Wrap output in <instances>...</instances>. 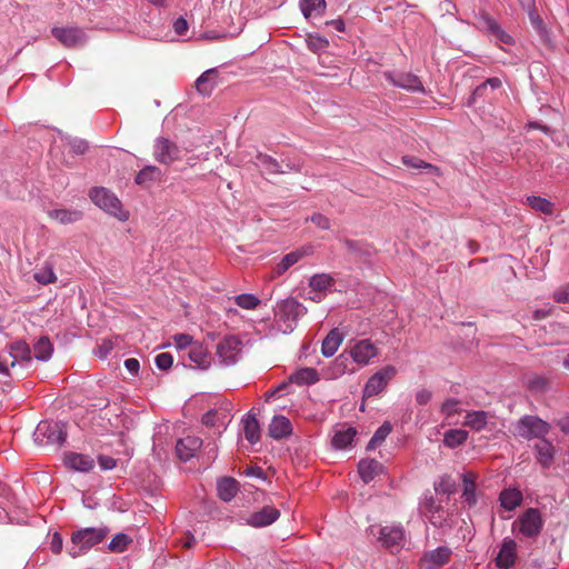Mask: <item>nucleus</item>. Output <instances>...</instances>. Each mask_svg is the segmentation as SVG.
I'll return each mask as SVG.
<instances>
[{
  "mask_svg": "<svg viewBox=\"0 0 569 569\" xmlns=\"http://www.w3.org/2000/svg\"><path fill=\"white\" fill-rule=\"evenodd\" d=\"M109 535L108 527H84L71 533V545L68 548L71 557L87 552L91 547L99 545Z\"/></svg>",
  "mask_w": 569,
  "mask_h": 569,
  "instance_id": "nucleus-1",
  "label": "nucleus"
},
{
  "mask_svg": "<svg viewBox=\"0 0 569 569\" xmlns=\"http://www.w3.org/2000/svg\"><path fill=\"white\" fill-rule=\"evenodd\" d=\"M90 199L96 203V206H99L102 210L107 211V213L112 214L120 221H127L130 217L129 211L122 209L119 198L108 189H104V187H94L90 191Z\"/></svg>",
  "mask_w": 569,
  "mask_h": 569,
  "instance_id": "nucleus-2",
  "label": "nucleus"
},
{
  "mask_svg": "<svg viewBox=\"0 0 569 569\" xmlns=\"http://www.w3.org/2000/svg\"><path fill=\"white\" fill-rule=\"evenodd\" d=\"M550 430V423L532 415L522 416L515 426V433L525 439L543 438Z\"/></svg>",
  "mask_w": 569,
  "mask_h": 569,
  "instance_id": "nucleus-3",
  "label": "nucleus"
},
{
  "mask_svg": "<svg viewBox=\"0 0 569 569\" xmlns=\"http://www.w3.org/2000/svg\"><path fill=\"white\" fill-rule=\"evenodd\" d=\"M153 157L159 163L171 164L180 160L181 148L169 138L158 137L153 142Z\"/></svg>",
  "mask_w": 569,
  "mask_h": 569,
  "instance_id": "nucleus-4",
  "label": "nucleus"
},
{
  "mask_svg": "<svg viewBox=\"0 0 569 569\" xmlns=\"http://www.w3.org/2000/svg\"><path fill=\"white\" fill-rule=\"evenodd\" d=\"M397 375V369L395 366H385L382 369L377 370L376 373H373L368 382L365 385L363 388V396L367 397H373V395H378L382 392L383 389H386L389 381H391L392 378H395Z\"/></svg>",
  "mask_w": 569,
  "mask_h": 569,
  "instance_id": "nucleus-5",
  "label": "nucleus"
},
{
  "mask_svg": "<svg viewBox=\"0 0 569 569\" xmlns=\"http://www.w3.org/2000/svg\"><path fill=\"white\" fill-rule=\"evenodd\" d=\"M515 523L519 525V531L525 537L535 538L543 528V518L540 510L528 509L520 515Z\"/></svg>",
  "mask_w": 569,
  "mask_h": 569,
  "instance_id": "nucleus-6",
  "label": "nucleus"
},
{
  "mask_svg": "<svg viewBox=\"0 0 569 569\" xmlns=\"http://www.w3.org/2000/svg\"><path fill=\"white\" fill-rule=\"evenodd\" d=\"M242 350V342L238 336H226L217 347V353L226 366L234 363Z\"/></svg>",
  "mask_w": 569,
  "mask_h": 569,
  "instance_id": "nucleus-7",
  "label": "nucleus"
},
{
  "mask_svg": "<svg viewBox=\"0 0 569 569\" xmlns=\"http://www.w3.org/2000/svg\"><path fill=\"white\" fill-rule=\"evenodd\" d=\"M34 435L37 440L43 442L46 439L48 443H62L67 438L62 423L47 422V420H42L38 423Z\"/></svg>",
  "mask_w": 569,
  "mask_h": 569,
  "instance_id": "nucleus-8",
  "label": "nucleus"
},
{
  "mask_svg": "<svg viewBox=\"0 0 569 569\" xmlns=\"http://www.w3.org/2000/svg\"><path fill=\"white\" fill-rule=\"evenodd\" d=\"M53 37L66 47L81 46L87 41V34L79 27H53Z\"/></svg>",
  "mask_w": 569,
  "mask_h": 569,
  "instance_id": "nucleus-9",
  "label": "nucleus"
},
{
  "mask_svg": "<svg viewBox=\"0 0 569 569\" xmlns=\"http://www.w3.org/2000/svg\"><path fill=\"white\" fill-rule=\"evenodd\" d=\"M451 558V549L448 546H439V548L422 555L419 560L421 569H440L448 563Z\"/></svg>",
  "mask_w": 569,
  "mask_h": 569,
  "instance_id": "nucleus-10",
  "label": "nucleus"
},
{
  "mask_svg": "<svg viewBox=\"0 0 569 569\" xmlns=\"http://www.w3.org/2000/svg\"><path fill=\"white\" fill-rule=\"evenodd\" d=\"M306 313V308L302 307L295 298H286L278 307V316L280 320L286 322L287 329H292V323L297 321L300 315Z\"/></svg>",
  "mask_w": 569,
  "mask_h": 569,
  "instance_id": "nucleus-11",
  "label": "nucleus"
},
{
  "mask_svg": "<svg viewBox=\"0 0 569 569\" xmlns=\"http://www.w3.org/2000/svg\"><path fill=\"white\" fill-rule=\"evenodd\" d=\"M350 356L359 366H367L372 358L378 356L376 343L370 339L358 340L350 349Z\"/></svg>",
  "mask_w": 569,
  "mask_h": 569,
  "instance_id": "nucleus-12",
  "label": "nucleus"
},
{
  "mask_svg": "<svg viewBox=\"0 0 569 569\" xmlns=\"http://www.w3.org/2000/svg\"><path fill=\"white\" fill-rule=\"evenodd\" d=\"M379 540L391 552H396L405 541V530L400 526H383L379 530Z\"/></svg>",
  "mask_w": 569,
  "mask_h": 569,
  "instance_id": "nucleus-13",
  "label": "nucleus"
},
{
  "mask_svg": "<svg viewBox=\"0 0 569 569\" xmlns=\"http://www.w3.org/2000/svg\"><path fill=\"white\" fill-rule=\"evenodd\" d=\"M385 77L390 83L399 86V88L413 92H425L420 78L411 74V72H398L397 74L395 72H385Z\"/></svg>",
  "mask_w": 569,
  "mask_h": 569,
  "instance_id": "nucleus-14",
  "label": "nucleus"
},
{
  "mask_svg": "<svg viewBox=\"0 0 569 569\" xmlns=\"http://www.w3.org/2000/svg\"><path fill=\"white\" fill-rule=\"evenodd\" d=\"M478 24L481 30L488 31L491 34H493V37L498 39V41L505 43L513 42V38L510 37V34L507 33V31L503 30L502 27H500V24L496 21V19L492 18V16H490L489 13H487V11L480 12V16L478 18Z\"/></svg>",
  "mask_w": 569,
  "mask_h": 569,
  "instance_id": "nucleus-15",
  "label": "nucleus"
},
{
  "mask_svg": "<svg viewBox=\"0 0 569 569\" xmlns=\"http://www.w3.org/2000/svg\"><path fill=\"white\" fill-rule=\"evenodd\" d=\"M280 515V510L276 509V507L266 506L261 510L251 513L248 517L247 522L253 527L270 526V523L279 519Z\"/></svg>",
  "mask_w": 569,
  "mask_h": 569,
  "instance_id": "nucleus-16",
  "label": "nucleus"
},
{
  "mask_svg": "<svg viewBox=\"0 0 569 569\" xmlns=\"http://www.w3.org/2000/svg\"><path fill=\"white\" fill-rule=\"evenodd\" d=\"M335 283L331 274L328 273H318L313 274L312 278L309 279V287L311 289L312 296L310 299L312 301H321L325 291L328 288L332 287Z\"/></svg>",
  "mask_w": 569,
  "mask_h": 569,
  "instance_id": "nucleus-17",
  "label": "nucleus"
},
{
  "mask_svg": "<svg viewBox=\"0 0 569 569\" xmlns=\"http://www.w3.org/2000/svg\"><path fill=\"white\" fill-rule=\"evenodd\" d=\"M202 443V439L198 437H186L178 439L176 443L177 455L182 461H188V459L194 457L197 450H199Z\"/></svg>",
  "mask_w": 569,
  "mask_h": 569,
  "instance_id": "nucleus-18",
  "label": "nucleus"
},
{
  "mask_svg": "<svg viewBox=\"0 0 569 569\" xmlns=\"http://www.w3.org/2000/svg\"><path fill=\"white\" fill-rule=\"evenodd\" d=\"M219 72L216 68L207 69L196 81V90L202 96H210L218 83Z\"/></svg>",
  "mask_w": 569,
  "mask_h": 569,
  "instance_id": "nucleus-19",
  "label": "nucleus"
},
{
  "mask_svg": "<svg viewBox=\"0 0 569 569\" xmlns=\"http://www.w3.org/2000/svg\"><path fill=\"white\" fill-rule=\"evenodd\" d=\"M537 452V461L539 465L548 469L551 466L556 449L551 441H548L546 437L539 438V441L535 446Z\"/></svg>",
  "mask_w": 569,
  "mask_h": 569,
  "instance_id": "nucleus-20",
  "label": "nucleus"
},
{
  "mask_svg": "<svg viewBox=\"0 0 569 569\" xmlns=\"http://www.w3.org/2000/svg\"><path fill=\"white\" fill-rule=\"evenodd\" d=\"M517 543L515 540H505L497 555L496 565L499 568H510L516 561Z\"/></svg>",
  "mask_w": 569,
  "mask_h": 569,
  "instance_id": "nucleus-21",
  "label": "nucleus"
},
{
  "mask_svg": "<svg viewBox=\"0 0 569 569\" xmlns=\"http://www.w3.org/2000/svg\"><path fill=\"white\" fill-rule=\"evenodd\" d=\"M64 462L70 469L80 472H89L94 467L93 458L84 453L69 452L64 456Z\"/></svg>",
  "mask_w": 569,
  "mask_h": 569,
  "instance_id": "nucleus-22",
  "label": "nucleus"
},
{
  "mask_svg": "<svg viewBox=\"0 0 569 569\" xmlns=\"http://www.w3.org/2000/svg\"><path fill=\"white\" fill-rule=\"evenodd\" d=\"M523 386L531 393H543L547 392L551 387L550 378L546 376H539V373H528L522 379Z\"/></svg>",
  "mask_w": 569,
  "mask_h": 569,
  "instance_id": "nucleus-23",
  "label": "nucleus"
},
{
  "mask_svg": "<svg viewBox=\"0 0 569 569\" xmlns=\"http://www.w3.org/2000/svg\"><path fill=\"white\" fill-rule=\"evenodd\" d=\"M9 357H10V367H16L19 359L21 361H30L31 360V350L30 346H28L24 340H16L8 347Z\"/></svg>",
  "mask_w": 569,
  "mask_h": 569,
  "instance_id": "nucleus-24",
  "label": "nucleus"
},
{
  "mask_svg": "<svg viewBox=\"0 0 569 569\" xmlns=\"http://www.w3.org/2000/svg\"><path fill=\"white\" fill-rule=\"evenodd\" d=\"M292 432V423L286 416H274L269 425V436L274 439L284 438Z\"/></svg>",
  "mask_w": 569,
  "mask_h": 569,
  "instance_id": "nucleus-25",
  "label": "nucleus"
},
{
  "mask_svg": "<svg viewBox=\"0 0 569 569\" xmlns=\"http://www.w3.org/2000/svg\"><path fill=\"white\" fill-rule=\"evenodd\" d=\"M188 358L196 367L208 368L210 358L204 346L200 342L191 340V347L188 350Z\"/></svg>",
  "mask_w": 569,
  "mask_h": 569,
  "instance_id": "nucleus-26",
  "label": "nucleus"
},
{
  "mask_svg": "<svg viewBox=\"0 0 569 569\" xmlns=\"http://www.w3.org/2000/svg\"><path fill=\"white\" fill-rule=\"evenodd\" d=\"M310 252H312V248H299V250L284 254L281 261L277 264L274 272L277 274H283V272L289 270L292 264L297 263V261L302 259V257L310 254Z\"/></svg>",
  "mask_w": 569,
  "mask_h": 569,
  "instance_id": "nucleus-27",
  "label": "nucleus"
},
{
  "mask_svg": "<svg viewBox=\"0 0 569 569\" xmlns=\"http://www.w3.org/2000/svg\"><path fill=\"white\" fill-rule=\"evenodd\" d=\"M342 340L343 338L338 328H333L322 341L321 353L326 356V358H330V356H333L336 351H338Z\"/></svg>",
  "mask_w": 569,
  "mask_h": 569,
  "instance_id": "nucleus-28",
  "label": "nucleus"
},
{
  "mask_svg": "<svg viewBox=\"0 0 569 569\" xmlns=\"http://www.w3.org/2000/svg\"><path fill=\"white\" fill-rule=\"evenodd\" d=\"M489 420V412L483 410L468 411L463 425L475 431H481L486 428Z\"/></svg>",
  "mask_w": 569,
  "mask_h": 569,
  "instance_id": "nucleus-29",
  "label": "nucleus"
},
{
  "mask_svg": "<svg viewBox=\"0 0 569 569\" xmlns=\"http://www.w3.org/2000/svg\"><path fill=\"white\" fill-rule=\"evenodd\" d=\"M242 427H243V431H244V438L250 443L258 442V440L260 439V436H261V431H260V426H259V422H258L256 416L251 415V412H249L244 417V419H242Z\"/></svg>",
  "mask_w": 569,
  "mask_h": 569,
  "instance_id": "nucleus-30",
  "label": "nucleus"
},
{
  "mask_svg": "<svg viewBox=\"0 0 569 569\" xmlns=\"http://www.w3.org/2000/svg\"><path fill=\"white\" fill-rule=\"evenodd\" d=\"M48 216L61 224H71V222L79 221L83 217V212L81 210L52 209L48 210Z\"/></svg>",
  "mask_w": 569,
  "mask_h": 569,
  "instance_id": "nucleus-31",
  "label": "nucleus"
},
{
  "mask_svg": "<svg viewBox=\"0 0 569 569\" xmlns=\"http://www.w3.org/2000/svg\"><path fill=\"white\" fill-rule=\"evenodd\" d=\"M239 482L232 477H223L218 482V496L220 499L229 501L238 493Z\"/></svg>",
  "mask_w": 569,
  "mask_h": 569,
  "instance_id": "nucleus-32",
  "label": "nucleus"
},
{
  "mask_svg": "<svg viewBox=\"0 0 569 569\" xmlns=\"http://www.w3.org/2000/svg\"><path fill=\"white\" fill-rule=\"evenodd\" d=\"M462 482H463L462 498L469 505V507H472V505H476V502H477L475 473H472V472L463 473Z\"/></svg>",
  "mask_w": 569,
  "mask_h": 569,
  "instance_id": "nucleus-33",
  "label": "nucleus"
},
{
  "mask_svg": "<svg viewBox=\"0 0 569 569\" xmlns=\"http://www.w3.org/2000/svg\"><path fill=\"white\" fill-rule=\"evenodd\" d=\"M499 499L501 507H505L506 510H515V508L521 505L523 498L521 491L516 490V488H509L501 491Z\"/></svg>",
  "mask_w": 569,
  "mask_h": 569,
  "instance_id": "nucleus-34",
  "label": "nucleus"
},
{
  "mask_svg": "<svg viewBox=\"0 0 569 569\" xmlns=\"http://www.w3.org/2000/svg\"><path fill=\"white\" fill-rule=\"evenodd\" d=\"M382 465L378 460H361L358 465V472L361 479L368 483L380 472Z\"/></svg>",
  "mask_w": 569,
  "mask_h": 569,
  "instance_id": "nucleus-35",
  "label": "nucleus"
},
{
  "mask_svg": "<svg viewBox=\"0 0 569 569\" xmlns=\"http://www.w3.org/2000/svg\"><path fill=\"white\" fill-rule=\"evenodd\" d=\"M300 10L305 17L323 14L327 9L326 0H300Z\"/></svg>",
  "mask_w": 569,
  "mask_h": 569,
  "instance_id": "nucleus-36",
  "label": "nucleus"
},
{
  "mask_svg": "<svg viewBox=\"0 0 569 569\" xmlns=\"http://www.w3.org/2000/svg\"><path fill=\"white\" fill-rule=\"evenodd\" d=\"M355 436H357V429H355V427L337 430L332 437V445L337 448H346L350 446Z\"/></svg>",
  "mask_w": 569,
  "mask_h": 569,
  "instance_id": "nucleus-37",
  "label": "nucleus"
},
{
  "mask_svg": "<svg viewBox=\"0 0 569 569\" xmlns=\"http://www.w3.org/2000/svg\"><path fill=\"white\" fill-rule=\"evenodd\" d=\"M258 164L267 171L268 174H286L284 169L278 160L272 159V157L268 154H258L257 156Z\"/></svg>",
  "mask_w": 569,
  "mask_h": 569,
  "instance_id": "nucleus-38",
  "label": "nucleus"
},
{
  "mask_svg": "<svg viewBox=\"0 0 569 569\" xmlns=\"http://www.w3.org/2000/svg\"><path fill=\"white\" fill-rule=\"evenodd\" d=\"M162 171L160 168L156 167V164H148L136 174V182L147 184L150 183V181L159 180Z\"/></svg>",
  "mask_w": 569,
  "mask_h": 569,
  "instance_id": "nucleus-39",
  "label": "nucleus"
},
{
  "mask_svg": "<svg viewBox=\"0 0 569 569\" xmlns=\"http://www.w3.org/2000/svg\"><path fill=\"white\" fill-rule=\"evenodd\" d=\"M468 431L462 429L448 430L445 433L443 443L447 447H459L468 440Z\"/></svg>",
  "mask_w": 569,
  "mask_h": 569,
  "instance_id": "nucleus-40",
  "label": "nucleus"
},
{
  "mask_svg": "<svg viewBox=\"0 0 569 569\" xmlns=\"http://www.w3.org/2000/svg\"><path fill=\"white\" fill-rule=\"evenodd\" d=\"M392 430V423L390 422H383L373 433V436L370 438L367 448L369 450H373V448L380 446L387 438V436L390 435Z\"/></svg>",
  "mask_w": 569,
  "mask_h": 569,
  "instance_id": "nucleus-41",
  "label": "nucleus"
},
{
  "mask_svg": "<svg viewBox=\"0 0 569 569\" xmlns=\"http://www.w3.org/2000/svg\"><path fill=\"white\" fill-rule=\"evenodd\" d=\"M318 379V371L317 369H312V367H305L303 369L297 370L290 377V381H295L298 385H302V382H316Z\"/></svg>",
  "mask_w": 569,
  "mask_h": 569,
  "instance_id": "nucleus-42",
  "label": "nucleus"
},
{
  "mask_svg": "<svg viewBox=\"0 0 569 569\" xmlns=\"http://www.w3.org/2000/svg\"><path fill=\"white\" fill-rule=\"evenodd\" d=\"M52 346L49 338H40L33 347V351L37 359L46 361L52 353Z\"/></svg>",
  "mask_w": 569,
  "mask_h": 569,
  "instance_id": "nucleus-43",
  "label": "nucleus"
},
{
  "mask_svg": "<svg viewBox=\"0 0 569 569\" xmlns=\"http://www.w3.org/2000/svg\"><path fill=\"white\" fill-rule=\"evenodd\" d=\"M527 202L531 208H533V210H538L547 214L553 213V204L551 201L546 200V198L529 197L527 198Z\"/></svg>",
  "mask_w": 569,
  "mask_h": 569,
  "instance_id": "nucleus-44",
  "label": "nucleus"
},
{
  "mask_svg": "<svg viewBox=\"0 0 569 569\" xmlns=\"http://www.w3.org/2000/svg\"><path fill=\"white\" fill-rule=\"evenodd\" d=\"M131 538L126 536V533H117L116 537L111 539L108 543V549L111 552H123L127 549Z\"/></svg>",
  "mask_w": 569,
  "mask_h": 569,
  "instance_id": "nucleus-45",
  "label": "nucleus"
},
{
  "mask_svg": "<svg viewBox=\"0 0 569 569\" xmlns=\"http://www.w3.org/2000/svg\"><path fill=\"white\" fill-rule=\"evenodd\" d=\"M234 302L242 309H256L260 305L259 298L252 293H240L234 298Z\"/></svg>",
  "mask_w": 569,
  "mask_h": 569,
  "instance_id": "nucleus-46",
  "label": "nucleus"
},
{
  "mask_svg": "<svg viewBox=\"0 0 569 569\" xmlns=\"http://www.w3.org/2000/svg\"><path fill=\"white\" fill-rule=\"evenodd\" d=\"M529 20L539 36H546L545 22H543L542 18L540 17V14L538 13V11H536L535 4L529 10Z\"/></svg>",
  "mask_w": 569,
  "mask_h": 569,
  "instance_id": "nucleus-47",
  "label": "nucleus"
},
{
  "mask_svg": "<svg viewBox=\"0 0 569 569\" xmlns=\"http://www.w3.org/2000/svg\"><path fill=\"white\" fill-rule=\"evenodd\" d=\"M33 278L40 283H51L57 280V276L53 273L51 267H44L43 269L36 271Z\"/></svg>",
  "mask_w": 569,
  "mask_h": 569,
  "instance_id": "nucleus-48",
  "label": "nucleus"
},
{
  "mask_svg": "<svg viewBox=\"0 0 569 569\" xmlns=\"http://www.w3.org/2000/svg\"><path fill=\"white\" fill-rule=\"evenodd\" d=\"M460 400L458 399H447L441 406V412L446 417L455 416V413L460 411Z\"/></svg>",
  "mask_w": 569,
  "mask_h": 569,
  "instance_id": "nucleus-49",
  "label": "nucleus"
},
{
  "mask_svg": "<svg viewBox=\"0 0 569 569\" xmlns=\"http://www.w3.org/2000/svg\"><path fill=\"white\" fill-rule=\"evenodd\" d=\"M69 149L74 153H84L87 152L89 144L82 138H71L68 141Z\"/></svg>",
  "mask_w": 569,
  "mask_h": 569,
  "instance_id": "nucleus-50",
  "label": "nucleus"
},
{
  "mask_svg": "<svg viewBox=\"0 0 569 569\" xmlns=\"http://www.w3.org/2000/svg\"><path fill=\"white\" fill-rule=\"evenodd\" d=\"M307 44L310 50L319 51L327 49L329 41L321 37H309Z\"/></svg>",
  "mask_w": 569,
  "mask_h": 569,
  "instance_id": "nucleus-51",
  "label": "nucleus"
},
{
  "mask_svg": "<svg viewBox=\"0 0 569 569\" xmlns=\"http://www.w3.org/2000/svg\"><path fill=\"white\" fill-rule=\"evenodd\" d=\"M173 362V357L170 353H159L156 357V363L161 370H168Z\"/></svg>",
  "mask_w": 569,
  "mask_h": 569,
  "instance_id": "nucleus-52",
  "label": "nucleus"
},
{
  "mask_svg": "<svg viewBox=\"0 0 569 569\" xmlns=\"http://www.w3.org/2000/svg\"><path fill=\"white\" fill-rule=\"evenodd\" d=\"M174 345L178 348V350H183V348L191 347L192 343V336L189 335H174Z\"/></svg>",
  "mask_w": 569,
  "mask_h": 569,
  "instance_id": "nucleus-53",
  "label": "nucleus"
},
{
  "mask_svg": "<svg viewBox=\"0 0 569 569\" xmlns=\"http://www.w3.org/2000/svg\"><path fill=\"white\" fill-rule=\"evenodd\" d=\"M431 397H432V391H430V389H426V388L419 389L415 393V399H416L417 403L421 405V406L429 403Z\"/></svg>",
  "mask_w": 569,
  "mask_h": 569,
  "instance_id": "nucleus-54",
  "label": "nucleus"
},
{
  "mask_svg": "<svg viewBox=\"0 0 569 569\" xmlns=\"http://www.w3.org/2000/svg\"><path fill=\"white\" fill-rule=\"evenodd\" d=\"M402 161L411 168H433L431 163L423 162V160L416 159V157H403Z\"/></svg>",
  "mask_w": 569,
  "mask_h": 569,
  "instance_id": "nucleus-55",
  "label": "nucleus"
},
{
  "mask_svg": "<svg viewBox=\"0 0 569 569\" xmlns=\"http://www.w3.org/2000/svg\"><path fill=\"white\" fill-rule=\"evenodd\" d=\"M553 298L558 302H569V284L559 287L555 291Z\"/></svg>",
  "mask_w": 569,
  "mask_h": 569,
  "instance_id": "nucleus-56",
  "label": "nucleus"
},
{
  "mask_svg": "<svg viewBox=\"0 0 569 569\" xmlns=\"http://www.w3.org/2000/svg\"><path fill=\"white\" fill-rule=\"evenodd\" d=\"M310 219L318 228L330 229V221L328 217L322 216V213H313Z\"/></svg>",
  "mask_w": 569,
  "mask_h": 569,
  "instance_id": "nucleus-57",
  "label": "nucleus"
},
{
  "mask_svg": "<svg viewBox=\"0 0 569 569\" xmlns=\"http://www.w3.org/2000/svg\"><path fill=\"white\" fill-rule=\"evenodd\" d=\"M98 463H99L101 469L109 470V469H113V467H116L117 460L113 457L99 456L98 457Z\"/></svg>",
  "mask_w": 569,
  "mask_h": 569,
  "instance_id": "nucleus-58",
  "label": "nucleus"
},
{
  "mask_svg": "<svg viewBox=\"0 0 569 569\" xmlns=\"http://www.w3.org/2000/svg\"><path fill=\"white\" fill-rule=\"evenodd\" d=\"M10 362L11 358L9 356V351H7V353L0 355V373L9 375V369L11 367Z\"/></svg>",
  "mask_w": 569,
  "mask_h": 569,
  "instance_id": "nucleus-59",
  "label": "nucleus"
},
{
  "mask_svg": "<svg viewBox=\"0 0 569 569\" xmlns=\"http://www.w3.org/2000/svg\"><path fill=\"white\" fill-rule=\"evenodd\" d=\"M189 28L187 19L178 18L173 22V29L178 34H184Z\"/></svg>",
  "mask_w": 569,
  "mask_h": 569,
  "instance_id": "nucleus-60",
  "label": "nucleus"
},
{
  "mask_svg": "<svg viewBox=\"0 0 569 569\" xmlns=\"http://www.w3.org/2000/svg\"><path fill=\"white\" fill-rule=\"evenodd\" d=\"M62 545H63V541H62V538H61L60 533H58V532L53 533L52 539H51V549H52V551L54 553L61 552Z\"/></svg>",
  "mask_w": 569,
  "mask_h": 569,
  "instance_id": "nucleus-61",
  "label": "nucleus"
},
{
  "mask_svg": "<svg viewBox=\"0 0 569 569\" xmlns=\"http://www.w3.org/2000/svg\"><path fill=\"white\" fill-rule=\"evenodd\" d=\"M217 417H218V412L217 411H207L202 416L201 420L208 427H213V425L217 423Z\"/></svg>",
  "mask_w": 569,
  "mask_h": 569,
  "instance_id": "nucleus-62",
  "label": "nucleus"
},
{
  "mask_svg": "<svg viewBox=\"0 0 569 569\" xmlns=\"http://www.w3.org/2000/svg\"><path fill=\"white\" fill-rule=\"evenodd\" d=\"M124 367L127 370H129L131 373L137 375L138 370L140 368V362L136 360V358H128L124 361Z\"/></svg>",
  "mask_w": 569,
  "mask_h": 569,
  "instance_id": "nucleus-63",
  "label": "nucleus"
},
{
  "mask_svg": "<svg viewBox=\"0 0 569 569\" xmlns=\"http://www.w3.org/2000/svg\"><path fill=\"white\" fill-rule=\"evenodd\" d=\"M487 89H488L487 82L478 84L477 88H475L472 93H471V102H475L477 97H483L486 91H487Z\"/></svg>",
  "mask_w": 569,
  "mask_h": 569,
  "instance_id": "nucleus-64",
  "label": "nucleus"
}]
</instances>
